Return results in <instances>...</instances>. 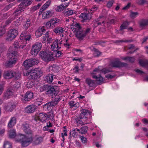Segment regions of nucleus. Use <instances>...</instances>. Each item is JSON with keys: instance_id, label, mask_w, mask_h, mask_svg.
Returning <instances> with one entry per match:
<instances>
[{"instance_id": "nucleus-50", "label": "nucleus", "mask_w": 148, "mask_h": 148, "mask_svg": "<svg viewBox=\"0 0 148 148\" xmlns=\"http://www.w3.org/2000/svg\"><path fill=\"white\" fill-rule=\"evenodd\" d=\"M82 142V143H87V139L83 136H79Z\"/></svg>"}, {"instance_id": "nucleus-53", "label": "nucleus", "mask_w": 148, "mask_h": 148, "mask_svg": "<svg viewBox=\"0 0 148 148\" xmlns=\"http://www.w3.org/2000/svg\"><path fill=\"white\" fill-rule=\"evenodd\" d=\"M34 85V84L32 82H28L26 85V87L28 88H32Z\"/></svg>"}, {"instance_id": "nucleus-36", "label": "nucleus", "mask_w": 148, "mask_h": 148, "mask_svg": "<svg viewBox=\"0 0 148 148\" xmlns=\"http://www.w3.org/2000/svg\"><path fill=\"white\" fill-rule=\"evenodd\" d=\"M98 84H101L103 83V78L100 75L94 78Z\"/></svg>"}, {"instance_id": "nucleus-43", "label": "nucleus", "mask_w": 148, "mask_h": 148, "mask_svg": "<svg viewBox=\"0 0 148 148\" xmlns=\"http://www.w3.org/2000/svg\"><path fill=\"white\" fill-rule=\"evenodd\" d=\"M4 148H12L11 143L8 141L5 142L4 144Z\"/></svg>"}, {"instance_id": "nucleus-26", "label": "nucleus", "mask_w": 148, "mask_h": 148, "mask_svg": "<svg viewBox=\"0 0 148 148\" xmlns=\"http://www.w3.org/2000/svg\"><path fill=\"white\" fill-rule=\"evenodd\" d=\"M64 28L62 27H57L54 29L53 31L56 34L58 35H61L62 36H63L62 34L64 30Z\"/></svg>"}, {"instance_id": "nucleus-46", "label": "nucleus", "mask_w": 148, "mask_h": 148, "mask_svg": "<svg viewBox=\"0 0 148 148\" xmlns=\"http://www.w3.org/2000/svg\"><path fill=\"white\" fill-rule=\"evenodd\" d=\"M30 22L29 20H28L23 25V27L25 29H27L30 26Z\"/></svg>"}, {"instance_id": "nucleus-19", "label": "nucleus", "mask_w": 148, "mask_h": 148, "mask_svg": "<svg viewBox=\"0 0 148 148\" xmlns=\"http://www.w3.org/2000/svg\"><path fill=\"white\" fill-rule=\"evenodd\" d=\"M31 38V36L29 34H26L25 32H22L20 36V39L21 40H23V42L29 41Z\"/></svg>"}, {"instance_id": "nucleus-59", "label": "nucleus", "mask_w": 148, "mask_h": 148, "mask_svg": "<svg viewBox=\"0 0 148 148\" xmlns=\"http://www.w3.org/2000/svg\"><path fill=\"white\" fill-rule=\"evenodd\" d=\"M21 86V83L19 82H16L14 85V87L16 88Z\"/></svg>"}, {"instance_id": "nucleus-25", "label": "nucleus", "mask_w": 148, "mask_h": 148, "mask_svg": "<svg viewBox=\"0 0 148 148\" xmlns=\"http://www.w3.org/2000/svg\"><path fill=\"white\" fill-rule=\"evenodd\" d=\"M22 128L26 133V135H30V134H32V131L29 128L28 124L25 123L23 124L22 127Z\"/></svg>"}, {"instance_id": "nucleus-8", "label": "nucleus", "mask_w": 148, "mask_h": 148, "mask_svg": "<svg viewBox=\"0 0 148 148\" xmlns=\"http://www.w3.org/2000/svg\"><path fill=\"white\" fill-rule=\"evenodd\" d=\"M30 73L31 78L34 79L40 77L42 74L41 69L40 68L32 69Z\"/></svg>"}, {"instance_id": "nucleus-24", "label": "nucleus", "mask_w": 148, "mask_h": 148, "mask_svg": "<svg viewBox=\"0 0 148 148\" xmlns=\"http://www.w3.org/2000/svg\"><path fill=\"white\" fill-rule=\"evenodd\" d=\"M90 112L89 111L86 110L82 109L81 110V113L80 114L79 116V118L80 119H84L86 116L90 114Z\"/></svg>"}, {"instance_id": "nucleus-32", "label": "nucleus", "mask_w": 148, "mask_h": 148, "mask_svg": "<svg viewBox=\"0 0 148 148\" xmlns=\"http://www.w3.org/2000/svg\"><path fill=\"white\" fill-rule=\"evenodd\" d=\"M85 81L86 83L90 87H93L95 85V81L89 78H86Z\"/></svg>"}, {"instance_id": "nucleus-41", "label": "nucleus", "mask_w": 148, "mask_h": 148, "mask_svg": "<svg viewBox=\"0 0 148 148\" xmlns=\"http://www.w3.org/2000/svg\"><path fill=\"white\" fill-rule=\"evenodd\" d=\"M129 25V23L127 21L124 22L120 27L121 29L122 30L126 29Z\"/></svg>"}, {"instance_id": "nucleus-22", "label": "nucleus", "mask_w": 148, "mask_h": 148, "mask_svg": "<svg viewBox=\"0 0 148 148\" xmlns=\"http://www.w3.org/2000/svg\"><path fill=\"white\" fill-rule=\"evenodd\" d=\"M79 17L83 20V21L86 20H89L91 18V14L89 13L87 14L86 13H82L79 16Z\"/></svg>"}, {"instance_id": "nucleus-54", "label": "nucleus", "mask_w": 148, "mask_h": 148, "mask_svg": "<svg viewBox=\"0 0 148 148\" xmlns=\"http://www.w3.org/2000/svg\"><path fill=\"white\" fill-rule=\"evenodd\" d=\"M64 9L61 5L58 6L56 8V10L58 12L62 11Z\"/></svg>"}, {"instance_id": "nucleus-52", "label": "nucleus", "mask_w": 148, "mask_h": 148, "mask_svg": "<svg viewBox=\"0 0 148 148\" xmlns=\"http://www.w3.org/2000/svg\"><path fill=\"white\" fill-rule=\"evenodd\" d=\"M21 75L20 74L18 73H16L14 75V76L13 77H14V78L16 79H19L21 77Z\"/></svg>"}, {"instance_id": "nucleus-20", "label": "nucleus", "mask_w": 148, "mask_h": 148, "mask_svg": "<svg viewBox=\"0 0 148 148\" xmlns=\"http://www.w3.org/2000/svg\"><path fill=\"white\" fill-rule=\"evenodd\" d=\"M71 29L73 32L76 33V32L81 30L82 28L79 24L76 23L73 24L71 27Z\"/></svg>"}, {"instance_id": "nucleus-28", "label": "nucleus", "mask_w": 148, "mask_h": 148, "mask_svg": "<svg viewBox=\"0 0 148 148\" xmlns=\"http://www.w3.org/2000/svg\"><path fill=\"white\" fill-rule=\"evenodd\" d=\"M45 30V29L43 27H39L35 32L36 36L37 37L40 36L42 35V33L44 32Z\"/></svg>"}, {"instance_id": "nucleus-51", "label": "nucleus", "mask_w": 148, "mask_h": 148, "mask_svg": "<svg viewBox=\"0 0 148 148\" xmlns=\"http://www.w3.org/2000/svg\"><path fill=\"white\" fill-rule=\"evenodd\" d=\"M72 135L73 137L75 138L77 137L78 134L77 133L76 129L72 131Z\"/></svg>"}, {"instance_id": "nucleus-58", "label": "nucleus", "mask_w": 148, "mask_h": 148, "mask_svg": "<svg viewBox=\"0 0 148 148\" xmlns=\"http://www.w3.org/2000/svg\"><path fill=\"white\" fill-rule=\"evenodd\" d=\"M114 3V1L112 0L109 1L107 4V6L108 8L111 7L112 5Z\"/></svg>"}, {"instance_id": "nucleus-31", "label": "nucleus", "mask_w": 148, "mask_h": 148, "mask_svg": "<svg viewBox=\"0 0 148 148\" xmlns=\"http://www.w3.org/2000/svg\"><path fill=\"white\" fill-rule=\"evenodd\" d=\"M53 76L51 74L48 75L45 77V80L49 83L52 82L53 79Z\"/></svg>"}, {"instance_id": "nucleus-12", "label": "nucleus", "mask_w": 148, "mask_h": 148, "mask_svg": "<svg viewBox=\"0 0 148 148\" xmlns=\"http://www.w3.org/2000/svg\"><path fill=\"white\" fill-rule=\"evenodd\" d=\"M110 66L113 67H121L126 66L127 64L121 62L119 61V59L117 58L110 63Z\"/></svg>"}, {"instance_id": "nucleus-34", "label": "nucleus", "mask_w": 148, "mask_h": 148, "mask_svg": "<svg viewBox=\"0 0 148 148\" xmlns=\"http://www.w3.org/2000/svg\"><path fill=\"white\" fill-rule=\"evenodd\" d=\"M13 90H8L5 93L4 96L5 99H8L12 95L13 93Z\"/></svg>"}, {"instance_id": "nucleus-42", "label": "nucleus", "mask_w": 148, "mask_h": 148, "mask_svg": "<svg viewBox=\"0 0 148 148\" xmlns=\"http://www.w3.org/2000/svg\"><path fill=\"white\" fill-rule=\"evenodd\" d=\"M97 7L96 5H94L92 8L88 9L87 11L91 14L94 11L97 10Z\"/></svg>"}, {"instance_id": "nucleus-33", "label": "nucleus", "mask_w": 148, "mask_h": 148, "mask_svg": "<svg viewBox=\"0 0 148 148\" xmlns=\"http://www.w3.org/2000/svg\"><path fill=\"white\" fill-rule=\"evenodd\" d=\"M9 137L10 138H13L16 136V131L15 130L12 129L9 132Z\"/></svg>"}, {"instance_id": "nucleus-10", "label": "nucleus", "mask_w": 148, "mask_h": 148, "mask_svg": "<svg viewBox=\"0 0 148 148\" xmlns=\"http://www.w3.org/2000/svg\"><path fill=\"white\" fill-rule=\"evenodd\" d=\"M60 22L59 19L54 18L51 19L49 21L47 22L46 26L47 29L53 28L56 26V24Z\"/></svg>"}, {"instance_id": "nucleus-45", "label": "nucleus", "mask_w": 148, "mask_h": 148, "mask_svg": "<svg viewBox=\"0 0 148 148\" xmlns=\"http://www.w3.org/2000/svg\"><path fill=\"white\" fill-rule=\"evenodd\" d=\"M14 107V105L9 104L6 107V110L7 111H11Z\"/></svg>"}, {"instance_id": "nucleus-47", "label": "nucleus", "mask_w": 148, "mask_h": 148, "mask_svg": "<svg viewBox=\"0 0 148 148\" xmlns=\"http://www.w3.org/2000/svg\"><path fill=\"white\" fill-rule=\"evenodd\" d=\"M148 24V21L147 20L142 21L140 23V25L142 27H143Z\"/></svg>"}, {"instance_id": "nucleus-40", "label": "nucleus", "mask_w": 148, "mask_h": 148, "mask_svg": "<svg viewBox=\"0 0 148 148\" xmlns=\"http://www.w3.org/2000/svg\"><path fill=\"white\" fill-rule=\"evenodd\" d=\"M75 11L73 10H69L65 12L64 14L66 16L71 15L75 13Z\"/></svg>"}, {"instance_id": "nucleus-38", "label": "nucleus", "mask_w": 148, "mask_h": 148, "mask_svg": "<svg viewBox=\"0 0 148 148\" xmlns=\"http://www.w3.org/2000/svg\"><path fill=\"white\" fill-rule=\"evenodd\" d=\"M49 38V32H47L45 33V34L44 36H43V41L44 42H46L47 40L50 41V40H51V38Z\"/></svg>"}, {"instance_id": "nucleus-9", "label": "nucleus", "mask_w": 148, "mask_h": 148, "mask_svg": "<svg viewBox=\"0 0 148 148\" xmlns=\"http://www.w3.org/2000/svg\"><path fill=\"white\" fill-rule=\"evenodd\" d=\"M38 62L37 59H30L25 61L23 64L25 68H28L38 64Z\"/></svg>"}, {"instance_id": "nucleus-62", "label": "nucleus", "mask_w": 148, "mask_h": 148, "mask_svg": "<svg viewBox=\"0 0 148 148\" xmlns=\"http://www.w3.org/2000/svg\"><path fill=\"white\" fill-rule=\"evenodd\" d=\"M75 103V102L74 101H70L69 103V105L70 106V107L71 108H72L74 107V105Z\"/></svg>"}, {"instance_id": "nucleus-7", "label": "nucleus", "mask_w": 148, "mask_h": 148, "mask_svg": "<svg viewBox=\"0 0 148 148\" xmlns=\"http://www.w3.org/2000/svg\"><path fill=\"white\" fill-rule=\"evenodd\" d=\"M42 45L40 42H36L32 45L31 50V53L34 56L36 55L41 50Z\"/></svg>"}, {"instance_id": "nucleus-64", "label": "nucleus", "mask_w": 148, "mask_h": 148, "mask_svg": "<svg viewBox=\"0 0 148 148\" xmlns=\"http://www.w3.org/2000/svg\"><path fill=\"white\" fill-rule=\"evenodd\" d=\"M61 5L65 9L69 5V3H64L62 4Z\"/></svg>"}, {"instance_id": "nucleus-3", "label": "nucleus", "mask_w": 148, "mask_h": 148, "mask_svg": "<svg viewBox=\"0 0 148 148\" xmlns=\"http://www.w3.org/2000/svg\"><path fill=\"white\" fill-rule=\"evenodd\" d=\"M52 100L51 102L45 105V107L47 109H49L51 107L55 106L58 104L59 102L62 99V97L58 95H53L52 97Z\"/></svg>"}, {"instance_id": "nucleus-21", "label": "nucleus", "mask_w": 148, "mask_h": 148, "mask_svg": "<svg viewBox=\"0 0 148 148\" xmlns=\"http://www.w3.org/2000/svg\"><path fill=\"white\" fill-rule=\"evenodd\" d=\"M46 93L49 95H51L52 97L53 95H58V92L54 87H51L47 91Z\"/></svg>"}, {"instance_id": "nucleus-49", "label": "nucleus", "mask_w": 148, "mask_h": 148, "mask_svg": "<svg viewBox=\"0 0 148 148\" xmlns=\"http://www.w3.org/2000/svg\"><path fill=\"white\" fill-rule=\"evenodd\" d=\"M122 59L124 60H127L132 62H134L135 60L134 57H125L122 58Z\"/></svg>"}, {"instance_id": "nucleus-18", "label": "nucleus", "mask_w": 148, "mask_h": 148, "mask_svg": "<svg viewBox=\"0 0 148 148\" xmlns=\"http://www.w3.org/2000/svg\"><path fill=\"white\" fill-rule=\"evenodd\" d=\"M36 109V107L35 105L32 104L28 106L25 108V111L27 113H33Z\"/></svg>"}, {"instance_id": "nucleus-56", "label": "nucleus", "mask_w": 148, "mask_h": 148, "mask_svg": "<svg viewBox=\"0 0 148 148\" xmlns=\"http://www.w3.org/2000/svg\"><path fill=\"white\" fill-rule=\"evenodd\" d=\"M138 13L137 12H132L130 14V16L133 18L136 17L138 15Z\"/></svg>"}, {"instance_id": "nucleus-23", "label": "nucleus", "mask_w": 148, "mask_h": 148, "mask_svg": "<svg viewBox=\"0 0 148 148\" xmlns=\"http://www.w3.org/2000/svg\"><path fill=\"white\" fill-rule=\"evenodd\" d=\"M16 122V118L15 117H13L11 118L8 124L9 128H12L15 125Z\"/></svg>"}, {"instance_id": "nucleus-61", "label": "nucleus", "mask_w": 148, "mask_h": 148, "mask_svg": "<svg viewBox=\"0 0 148 148\" xmlns=\"http://www.w3.org/2000/svg\"><path fill=\"white\" fill-rule=\"evenodd\" d=\"M31 71L30 70L29 71H24L23 72V74L24 76H28L29 75H30L31 73Z\"/></svg>"}, {"instance_id": "nucleus-4", "label": "nucleus", "mask_w": 148, "mask_h": 148, "mask_svg": "<svg viewBox=\"0 0 148 148\" xmlns=\"http://www.w3.org/2000/svg\"><path fill=\"white\" fill-rule=\"evenodd\" d=\"M18 54L16 52L14 51L9 54L8 57L9 61L6 63V65L7 66H10L12 65L15 64L17 59Z\"/></svg>"}, {"instance_id": "nucleus-13", "label": "nucleus", "mask_w": 148, "mask_h": 148, "mask_svg": "<svg viewBox=\"0 0 148 148\" xmlns=\"http://www.w3.org/2000/svg\"><path fill=\"white\" fill-rule=\"evenodd\" d=\"M34 119L36 121L39 120L42 122H45L47 120V114L44 113H40L38 116L36 115L34 117Z\"/></svg>"}, {"instance_id": "nucleus-14", "label": "nucleus", "mask_w": 148, "mask_h": 148, "mask_svg": "<svg viewBox=\"0 0 148 148\" xmlns=\"http://www.w3.org/2000/svg\"><path fill=\"white\" fill-rule=\"evenodd\" d=\"M62 43L58 40L54 41L51 45V49L54 51H56L59 49L61 47Z\"/></svg>"}, {"instance_id": "nucleus-5", "label": "nucleus", "mask_w": 148, "mask_h": 148, "mask_svg": "<svg viewBox=\"0 0 148 148\" xmlns=\"http://www.w3.org/2000/svg\"><path fill=\"white\" fill-rule=\"evenodd\" d=\"M111 71L110 69H107L106 68L102 69L101 67H99L95 69L91 73V74L93 78L96 77L98 75H100L101 73L106 74Z\"/></svg>"}, {"instance_id": "nucleus-35", "label": "nucleus", "mask_w": 148, "mask_h": 148, "mask_svg": "<svg viewBox=\"0 0 148 148\" xmlns=\"http://www.w3.org/2000/svg\"><path fill=\"white\" fill-rule=\"evenodd\" d=\"M139 63L141 66L148 67V61L147 60H140L139 61Z\"/></svg>"}, {"instance_id": "nucleus-6", "label": "nucleus", "mask_w": 148, "mask_h": 148, "mask_svg": "<svg viewBox=\"0 0 148 148\" xmlns=\"http://www.w3.org/2000/svg\"><path fill=\"white\" fill-rule=\"evenodd\" d=\"M39 56L42 60L46 61H50L53 58L52 53L48 51H41Z\"/></svg>"}, {"instance_id": "nucleus-30", "label": "nucleus", "mask_w": 148, "mask_h": 148, "mask_svg": "<svg viewBox=\"0 0 148 148\" xmlns=\"http://www.w3.org/2000/svg\"><path fill=\"white\" fill-rule=\"evenodd\" d=\"M51 12V11L50 10H48L43 13L42 14V18L44 19L50 17L52 15Z\"/></svg>"}, {"instance_id": "nucleus-55", "label": "nucleus", "mask_w": 148, "mask_h": 148, "mask_svg": "<svg viewBox=\"0 0 148 148\" xmlns=\"http://www.w3.org/2000/svg\"><path fill=\"white\" fill-rule=\"evenodd\" d=\"M5 32V29L2 27L0 28V36H2Z\"/></svg>"}, {"instance_id": "nucleus-39", "label": "nucleus", "mask_w": 148, "mask_h": 148, "mask_svg": "<svg viewBox=\"0 0 148 148\" xmlns=\"http://www.w3.org/2000/svg\"><path fill=\"white\" fill-rule=\"evenodd\" d=\"M88 130V128L87 127H83L81 128L79 133L82 134H85L87 132Z\"/></svg>"}, {"instance_id": "nucleus-27", "label": "nucleus", "mask_w": 148, "mask_h": 148, "mask_svg": "<svg viewBox=\"0 0 148 148\" xmlns=\"http://www.w3.org/2000/svg\"><path fill=\"white\" fill-rule=\"evenodd\" d=\"M43 141V138L41 136H36L34 139H33L32 142L35 145H38Z\"/></svg>"}, {"instance_id": "nucleus-11", "label": "nucleus", "mask_w": 148, "mask_h": 148, "mask_svg": "<svg viewBox=\"0 0 148 148\" xmlns=\"http://www.w3.org/2000/svg\"><path fill=\"white\" fill-rule=\"evenodd\" d=\"M18 34V31L16 29H10L9 31L7 40L8 41L13 40L17 36Z\"/></svg>"}, {"instance_id": "nucleus-17", "label": "nucleus", "mask_w": 148, "mask_h": 148, "mask_svg": "<svg viewBox=\"0 0 148 148\" xmlns=\"http://www.w3.org/2000/svg\"><path fill=\"white\" fill-rule=\"evenodd\" d=\"M15 72L12 71H8L4 72L3 76L6 79H10L13 77Z\"/></svg>"}, {"instance_id": "nucleus-16", "label": "nucleus", "mask_w": 148, "mask_h": 148, "mask_svg": "<svg viewBox=\"0 0 148 148\" xmlns=\"http://www.w3.org/2000/svg\"><path fill=\"white\" fill-rule=\"evenodd\" d=\"M33 97V93L32 92L28 91L26 92L25 95L22 98V99L25 101H28L32 99Z\"/></svg>"}, {"instance_id": "nucleus-2", "label": "nucleus", "mask_w": 148, "mask_h": 148, "mask_svg": "<svg viewBox=\"0 0 148 148\" xmlns=\"http://www.w3.org/2000/svg\"><path fill=\"white\" fill-rule=\"evenodd\" d=\"M17 141L19 142L23 147H26L32 142L33 141V134L26 135V136L20 134L17 136Z\"/></svg>"}, {"instance_id": "nucleus-15", "label": "nucleus", "mask_w": 148, "mask_h": 148, "mask_svg": "<svg viewBox=\"0 0 148 148\" xmlns=\"http://www.w3.org/2000/svg\"><path fill=\"white\" fill-rule=\"evenodd\" d=\"M27 42L26 41L23 42L22 40L18 42L17 41H15L14 43V47L16 48L23 49L26 46Z\"/></svg>"}, {"instance_id": "nucleus-44", "label": "nucleus", "mask_w": 148, "mask_h": 148, "mask_svg": "<svg viewBox=\"0 0 148 148\" xmlns=\"http://www.w3.org/2000/svg\"><path fill=\"white\" fill-rule=\"evenodd\" d=\"M82 122H80V123L82 125H84L86 124L89 123L88 122V120L87 117H85L84 119H82Z\"/></svg>"}, {"instance_id": "nucleus-60", "label": "nucleus", "mask_w": 148, "mask_h": 148, "mask_svg": "<svg viewBox=\"0 0 148 148\" xmlns=\"http://www.w3.org/2000/svg\"><path fill=\"white\" fill-rule=\"evenodd\" d=\"M90 28H87L85 30H83L85 34V36L90 32Z\"/></svg>"}, {"instance_id": "nucleus-37", "label": "nucleus", "mask_w": 148, "mask_h": 148, "mask_svg": "<svg viewBox=\"0 0 148 148\" xmlns=\"http://www.w3.org/2000/svg\"><path fill=\"white\" fill-rule=\"evenodd\" d=\"M51 3V1L49 0L46 2L42 6L41 8L44 10H46L49 6Z\"/></svg>"}, {"instance_id": "nucleus-48", "label": "nucleus", "mask_w": 148, "mask_h": 148, "mask_svg": "<svg viewBox=\"0 0 148 148\" xmlns=\"http://www.w3.org/2000/svg\"><path fill=\"white\" fill-rule=\"evenodd\" d=\"M46 114L47 119H53L54 117V115L52 112H50Z\"/></svg>"}, {"instance_id": "nucleus-1", "label": "nucleus", "mask_w": 148, "mask_h": 148, "mask_svg": "<svg viewBox=\"0 0 148 148\" xmlns=\"http://www.w3.org/2000/svg\"><path fill=\"white\" fill-rule=\"evenodd\" d=\"M32 3V2L30 0H27L25 2H22L21 3L18 5V9L13 13V14L11 16V18L10 19H9L7 20L6 22V24L7 25L9 24L13 20L15 17H14V16H17L20 15V14L21 12L26 7L31 4Z\"/></svg>"}, {"instance_id": "nucleus-63", "label": "nucleus", "mask_w": 148, "mask_h": 148, "mask_svg": "<svg viewBox=\"0 0 148 148\" xmlns=\"http://www.w3.org/2000/svg\"><path fill=\"white\" fill-rule=\"evenodd\" d=\"M67 41L68 40L67 39H65L66 42L65 43H64V46H65L67 48H68L70 45L68 43Z\"/></svg>"}, {"instance_id": "nucleus-57", "label": "nucleus", "mask_w": 148, "mask_h": 148, "mask_svg": "<svg viewBox=\"0 0 148 148\" xmlns=\"http://www.w3.org/2000/svg\"><path fill=\"white\" fill-rule=\"evenodd\" d=\"M52 70L54 72H57L58 70V67L53 66L52 67Z\"/></svg>"}, {"instance_id": "nucleus-29", "label": "nucleus", "mask_w": 148, "mask_h": 148, "mask_svg": "<svg viewBox=\"0 0 148 148\" xmlns=\"http://www.w3.org/2000/svg\"><path fill=\"white\" fill-rule=\"evenodd\" d=\"M75 35L79 39H82L85 36L84 31L82 30V29L75 33Z\"/></svg>"}]
</instances>
